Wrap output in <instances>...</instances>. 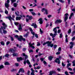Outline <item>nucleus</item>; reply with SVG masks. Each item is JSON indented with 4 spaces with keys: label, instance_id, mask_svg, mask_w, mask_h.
I'll return each instance as SVG.
<instances>
[{
    "label": "nucleus",
    "instance_id": "obj_34",
    "mask_svg": "<svg viewBox=\"0 0 75 75\" xmlns=\"http://www.w3.org/2000/svg\"><path fill=\"white\" fill-rule=\"evenodd\" d=\"M2 25H3V26H4V27H7V25H6V24H5V23H2Z\"/></svg>",
    "mask_w": 75,
    "mask_h": 75
},
{
    "label": "nucleus",
    "instance_id": "obj_39",
    "mask_svg": "<svg viewBox=\"0 0 75 75\" xmlns=\"http://www.w3.org/2000/svg\"><path fill=\"white\" fill-rule=\"evenodd\" d=\"M5 13L6 14H7L8 13V11H7V10H5Z\"/></svg>",
    "mask_w": 75,
    "mask_h": 75
},
{
    "label": "nucleus",
    "instance_id": "obj_37",
    "mask_svg": "<svg viewBox=\"0 0 75 75\" xmlns=\"http://www.w3.org/2000/svg\"><path fill=\"white\" fill-rule=\"evenodd\" d=\"M8 20H9L10 21L12 20V18L11 16H9V17H8Z\"/></svg>",
    "mask_w": 75,
    "mask_h": 75
},
{
    "label": "nucleus",
    "instance_id": "obj_62",
    "mask_svg": "<svg viewBox=\"0 0 75 75\" xmlns=\"http://www.w3.org/2000/svg\"><path fill=\"white\" fill-rule=\"evenodd\" d=\"M68 69H69V71H71L72 70V68H70V67H69L68 68Z\"/></svg>",
    "mask_w": 75,
    "mask_h": 75
},
{
    "label": "nucleus",
    "instance_id": "obj_4",
    "mask_svg": "<svg viewBox=\"0 0 75 75\" xmlns=\"http://www.w3.org/2000/svg\"><path fill=\"white\" fill-rule=\"evenodd\" d=\"M23 58H24L23 57V58H22L21 57H17L16 58V60L17 62H20V61H23Z\"/></svg>",
    "mask_w": 75,
    "mask_h": 75
},
{
    "label": "nucleus",
    "instance_id": "obj_21",
    "mask_svg": "<svg viewBox=\"0 0 75 75\" xmlns=\"http://www.w3.org/2000/svg\"><path fill=\"white\" fill-rule=\"evenodd\" d=\"M31 13L33 16H36L37 15V14L35 13V12H34V11L31 12Z\"/></svg>",
    "mask_w": 75,
    "mask_h": 75
},
{
    "label": "nucleus",
    "instance_id": "obj_51",
    "mask_svg": "<svg viewBox=\"0 0 75 75\" xmlns=\"http://www.w3.org/2000/svg\"><path fill=\"white\" fill-rule=\"evenodd\" d=\"M41 68V67H40V66H38L36 68V69H40Z\"/></svg>",
    "mask_w": 75,
    "mask_h": 75
},
{
    "label": "nucleus",
    "instance_id": "obj_12",
    "mask_svg": "<svg viewBox=\"0 0 75 75\" xmlns=\"http://www.w3.org/2000/svg\"><path fill=\"white\" fill-rule=\"evenodd\" d=\"M5 6L6 8H8L9 7V4L8 3H6L5 4Z\"/></svg>",
    "mask_w": 75,
    "mask_h": 75
},
{
    "label": "nucleus",
    "instance_id": "obj_47",
    "mask_svg": "<svg viewBox=\"0 0 75 75\" xmlns=\"http://www.w3.org/2000/svg\"><path fill=\"white\" fill-rule=\"evenodd\" d=\"M62 65L63 67H64L65 65H66V64H64V63L62 62Z\"/></svg>",
    "mask_w": 75,
    "mask_h": 75
},
{
    "label": "nucleus",
    "instance_id": "obj_50",
    "mask_svg": "<svg viewBox=\"0 0 75 75\" xmlns=\"http://www.w3.org/2000/svg\"><path fill=\"white\" fill-rule=\"evenodd\" d=\"M57 45H54V49H55V48H57Z\"/></svg>",
    "mask_w": 75,
    "mask_h": 75
},
{
    "label": "nucleus",
    "instance_id": "obj_53",
    "mask_svg": "<svg viewBox=\"0 0 75 75\" xmlns=\"http://www.w3.org/2000/svg\"><path fill=\"white\" fill-rule=\"evenodd\" d=\"M57 33L58 34H59L61 33V30L59 29L57 31Z\"/></svg>",
    "mask_w": 75,
    "mask_h": 75
},
{
    "label": "nucleus",
    "instance_id": "obj_52",
    "mask_svg": "<svg viewBox=\"0 0 75 75\" xmlns=\"http://www.w3.org/2000/svg\"><path fill=\"white\" fill-rule=\"evenodd\" d=\"M16 0H12V1H11V3H13L14 2H16Z\"/></svg>",
    "mask_w": 75,
    "mask_h": 75
},
{
    "label": "nucleus",
    "instance_id": "obj_63",
    "mask_svg": "<svg viewBox=\"0 0 75 75\" xmlns=\"http://www.w3.org/2000/svg\"><path fill=\"white\" fill-rule=\"evenodd\" d=\"M18 37H19L18 35H15V37L16 38H19Z\"/></svg>",
    "mask_w": 75,
    "mask_h": 75
},
{
    "label": "nucleus",
    "instance_id": "obj_60",
    "mask_svg": "<svg viewBox=\"0 0 75 75\" xmlns=\"http://www.w3.org/2000/svg\"><path fill=\"white\" fill-rule=\"evenodd\" d=\"M58 50L59 51H61V47H59L58 49Z\"/></svg>",
    "mask_w": 75,
    "mask_h": 75
},
{
    "label": "nucleus",
    "instance_id": "obj_16",
    "mask_svg": "<svg viewBox=\"0 0 75 75\" xmlns=\"http://www.w3.org/2000/svg\"><path fill=\"white\" fill-rule=\"evenodd\" d=\"M4 65H10V64L9 63V62H6L4 63Z\"/></svg>",
    "mask_w": 75,
    "mask_h": 75
},
{
    "label": "nucleus",
    "instance_id": "obj_30",
    "mask_svg": "<svg viewBox=\"0 0 75 75\" xmlns=\"http://www.w3.org/2000/svg\"><path fill=\"white\" fill-rule=\"evenodd\" d=\"M26 62L28 64H30V62L29 61V60L28 59H27L26 61Z\"/></svg>",
    "mask_w": 75,
    "mask_h": 75
},
{
    "label": "nucleus",
    "instance_id": "obj_24",
    "mask_svg": "<svg viewBox=\"0 0 75 75\" xmlns=\"http://www.w3.org/2000/svg\"><path fill=\"white\" fill-rule=\"evenodd\" d=\"M13 56L14 57H17V56H18L17 54L14 53L13 54Z\"/></svg>",
    "mask_w": 75,
    "mask_h": 75
},
{
    "label": "nucleus",
    "instance_id": "obj_59",
    "mask_svg": "<svg viewBox=\"0 0 75 75\" xmlns=\"http://www.w3.org/2000/svg\"><path fill=\"white\" fill-rule=\"evenodd\" d=\"M29 29L30 31H31V32H32L33 31V29H32V28H29Z\"/></svg>",
    "mask_w": 75,
    "mask_h": 75
},
{
    "label": "nucleus",
    "instance_id": "obj_28",
    "mask_svg": "<svg viewBox=\"0 0 75 75\" xmlns=\"http://www.w3.org/2000/svg\"><path fill=\"white\" fill-rule=\"evenodd\" d=\"M63 36V35H62V33H60V35H59V38H62V37Z\"/></svg>",
    "mask_w": 75,
    "mask_h": 75
},
{
    "label": "nucleus",
    "instance_id": "obj_40",
    "mask_svg": "<svg viewBox=\"0 0 75 75\" xmlns=\"http://www.w3.org/2000/svg\"><path fill=\"white\" fill-rule=\"evenodd\" d=\"M35 35L36 38H38V35L37 34H35Z\"/></svg>",
    "mask_w": 75,
    "mask_h": 75
},
{
    "label": "nucleus",
    "instance_id": "obj_48",
    "mask_svg": "<svg viewBox=\"0 0 75 75\" xmlns=\"http://www.w3.org/2000/svg\"><path fill=\"white\" fill-rule=\"evenodd\" d=\"M30 71L28 70V72H27V74L28 75H30Z\"/></svg>",
    "mask_w": 75,
    "mask_h": 75
},
{
    "label": "nucleus",
    "instance_id": "obj_56",
    "mask_svg": "<svg viewBox=\"0 0 75 75\" xmlns=\"http://www.w3.org/2000/svg\"><path fill=\"white\" fill-rule=\"evenodd\" d=\"M43 63L45 65L47 64V62H46L45 60H44L43 61Z\"/></svg>",
    "mask_w": 75,
    "mask_h": 75
},
{
    "label": "nucleus",
    "instance_id": "obj_8",
    "mask_svg": "<svg viewBox=\"0 0 75 75\" xmlns=\"http://www.w3.org/2000/svg\"><path fill=\"white\" fill-rule=\"evenodd\" d=\"M22 72L23 73H24L25 71L24 70V69L23 68H21L19 69L18 71V74H20V72Z\"/></svg>",
    "mask_w": 75,
    "mask_h": 75
},
{
    "label": "nucleus",
    "instance_id": "obj_38",
    "mask_svg": "<svg viewBox=\"0 0 75 75\" xmlns=\"http://www.w3.org/2000/svg\"><path fill=\"white\" fill-rule=\"evenodd\" d=\"M70 66H71V64L70 63L68 64L67 65V68H68V67H70Z\"/></svg>",
    "mask_w": 75,
    "mask_h": 75
},
{
    "label": "nucleus",
    "instance_id": "obj_18",
    "mask_svg": "<svg viewBox=\"0 0 75 75\" xmlns=\"http://www.w3.org/2000/svg\"><path fill=\"white\" fill-rule=\"evenodd\" d=\"M31 44V42H29V45L30 47H31L33 48V49H34L35 48V47L34 46H30V45Z\"/></svg>",
    "mask_w": 75,
    "mask_h": 75
},
{
    "label": "nucleus",
    "instance_id": "obj_46",
    "mask_svg": "<svg viewBox=\"0 0 75 75\" xmlns=\"http://www.w3.org/2000/svg\"><path fill=\"white\" fill-rule=\"evenodd\" d=\"M10 43V42L8 41L6 43V45H8Z\"/></svg>",
    "mask_w": 75,
    "mask_h": 75
},
{
    "label": "nucleus",
    "instance_id": "obj_3",
    "mask_svg": "<svg viewBox=\"0 0 75 75\" xmlns=\"http://www.w3.org/2000/svg\"><path fill=\"white\" fill-rule=\"evenodd\" d=\"M13 48L15 50H14V49L13 48H11L10 49H9L10 52H13V53L14 52H16L17 47H14Z\"/></svg>",
    "mask_w": 75,
    "mask_h": 75
},
{
    "label": "nucleus",
    "instance_id": "obj_10",
    "mask_svg": "<svg viewBox=\"0 0 75 75\" xmlns=\"http://www.w3.org/2000/svg\"><path fill=\"white\" fill-rule=\"evenodd\" d=\"M26 17L28 18V19L30 20H31L33 19V16H29V15H27L26 16Z\"/></svg>",
    "mask_w": 75,
    "mask_h": 75
},
{
    "label": "nucleus",
    "instance_id": "obj_55",
    "mask_svg": "<svg viewBox=\"0 0 75 75\" xmlns=\"http://www.w3.org/2000/svg\"><path fill=\"white\" fill-rule=\"evenodd\" d=\"M29 20H30L28 18H26V21L27 23L28 22V21H29Z\"/></svg>",
    "mask_w": 75,
    "mask_h": 75
},
{
    "label": "nucleus",
    "instance_id": "obj_31",
    "mask_svg": "<svg viewBox=\"0 0 75 75\" xmlns=\"http://www.w3.org/2000/svg\"><path fill=\"white\" fill-rule=\"evenodd\" d=\"M75 31H73L71 35L72 37H73L74 35H75Z\"/></svg>",
    "mask_w": 75,
    "mask_h": 75
},
{
    "label": "nucleus",
    "instance_id": "obj_49",
    "mask_svg": "<svg viewBox=\"0 0 75 75\" xmlns=\"http://www.w3.org/2000/svg\"><path fill=\"white\" fill-rule=\"evenodd\" d=\"M10 38L11 39V40L12 41H14V38H13V37H11V36H10Z\"/></svg>",
    "mask_w": 75,
    "mask_h": 75
},
{
    "label": "nucleus",
    "instance_id": "obj_54",
    "mask_svg": "<svg viewBox=\"0 0 75 75\" xmlns=\"http://www.w3.org/2000/svg\"><path fill=\"white\" fill-rule=\"evenodd\" d=\"M5 57H8L9 56V55H8V54H6L5 55Z\"/></svg>",
    "mask_w": 75,
    "mask_h": 75
},
{
    "label": "nucleus",
    "instance_id": "obj_41",
    "mask_svg": "<svg viewBox=\"0 0 75 75\" xmlns=\"http://www.w3.org/2000/svg\"><path fill=\"white\" fill-rule=\"evenodd\" d=\"M16 67H18L19 66V64L18 63H16L15 64Z\"/></svg>",
    "mask_w": 75,
    "mask_h": 75
},
{
    "label": "nucleus",
    "instance_id": "obj_33",
    "mask_svg": "<svg viewBox=\"0 0 75 75\" xmlns=\"http://www.w3.org/2000/svg\"><path fill=\"white\" fill-rule=\"evenodd\" d=\"M18 40L19 41H22V38H18Z\"/></svg>",
    "mask_w": 75,
    "mask_h": 75
},
{
    "label": "nucleus",
    "instance_id": "obj_25",
    "mask_svg": "<svg viewBox=\"0 0 75 75\" xmlns=\"http://www.w3.org/2000/svg\"><path fill=\"white\" fill-rule=\"evenodd\" d=\"M56 35H57V33H54V34L53 35V36L52 37V38H54V37H55L56 36Z\"/></svg>",
    "mask_w": 75,
    "mask_h": 75
},
{
    "label": "nucleus",
    "instance_id": "obj_2",
    "mask_svg": "<svg viewBox=\"0 0 75 75\" xmlns=\"http://www.w3.org/2000/svg\"><path fill=\"white\" fill-rule=\"evenodd\" d=\"M69 15L68 14V13H67L65 14L64 15V16H65L64 19V22H66V21H67V20H68V16H69Z\"/></svg>",
    "mask_w": 75,
    "mask_h": 75
},
{
    "label": "nucleus",
    "instance_id": "obj_36",
    "mask_svg": "<svg viewBox=\"0 0 75 75\" xmlns=\"http://www.w3.org/2000/svg\"><path fill=\"white\" fill-rule=\"evenodd\" d=\"M68 33L69 34H70V33H71V29H69Z\"/></svg>",
    "mask_w": 75,
    "mask_h": 75
},
{
    "label": "nucleus",
    "instance_id": "obj_57",
    "mask_svg": "<svg viewBox=\"0 0 75 75\" xmlns=\"http://www.w3.org/2000/svg\"><path fill=\"white\" fill-rule=\"evenodd\" d=\"M39 23L40 24H42L43 23V22H42V21H39Z\"/></svg>",
    "mask_w": 75,
    "mask_h": 75
},
{
    "label": "nucleus",
    "instance_id": "obj_61",
    "mask_svg": "<svg viewBox=\"0 0 75 75\" xmlns=\"http://www.w3.org/2000/svg\"><path fill=\"white\" fill-rule=\"evenodd\" d=\"M39 50V48H38L36 50V52H37V53L38 52Z\"/></svg>",
    "mask_w": 75,
    "mask_h": 75
},
{
    "label": "nucleus",
    "instance_id": "obj_45",
    "mask_svg": "<svg viewBox=\"0 0 75 75\" xmlns=\"http://www.w3.org/2000/svg\"><path fill=\"white\" fill-rule=\"evenodd\" d=\"M31 34H32L33 35H35V32L32 31V32H31Z\"/></svg>",
    "mask_w": 75,
    "mask_h": 75
},
{
    "label": "nucleus",
    "instance_id": "obj_58",
    "mask_svg": "<svg viewBox=\"0 0 75 75\" xmlns=\"http://www.w3.org/2000/svg\"><path fill=\"white\" fill-rule=\"evenodd\" d=\"M75 40V36L74 37H73L72 39V41H74Z\"/></svg>",
    "mask_w": 75,
    "mask_h": 75
},
{
    "label": "nucleus",
    "instance_id": "obj_26",
    "mask_svg": "<svg viewBox=\"0 0 75 75\" xmlns=\"http://www.w3.org/2000/svg\"><path fill=\"white\" fill-rule=\"evenodd\" d=\"M73 64V67H75V60H74L72 62Z\"/></svg>",
    "mask_w": 75,
    "mask_h": 75
},
{
    "label": "nucleus",
    "instance_id": "obj_27",
    "mask_svg": "<svg viewBox=\"0 0 75 75\" xmlns=\"http://www.w3.org/2000/svg\"><path fill=\"white\" fill-rule=\"evenodd\" d=\"M13 6L14 7H16L17 6V4H16V3H14L13 4Z\"/></svg>",
    "mask_w": 75,
    "mask_h": 75
},
{
    "label": "nucleus",
    "instance_id": "obj_19",
    "mask_svg": "<svg viewBox=\"0 0 75 75\" xmlns=\"http://www.w3.org/2000/svg\"><path fill=\"white\" fill-rule=\"evenodd\" d=\"M49 41H47L46 42H44L43 44V45H44H44H46V44H49Z\"/></svg>",
    "mask_w": 75,
    "mask_h": 75
},
{
    "label": "nucleus",
    "instance_id": "obj_14",
    "mask_svg": "<svg viewBox=\"0 0 75 75\" xmlns=\"http://www.w3.org/2000/svg\"><path fill=\"white\" fill-rule=\"evenodd\" d=\"M53 57L52 56H50L48 57V59L49 61H52V58H53Z\"/></svg>",
    "mask_w": 75,
    "mask_h": 75
},
{
    "label": "nucleus",
    "instance_id": "obj_20",
    "mask_svg": "<svg viewBox=\"0 0 75 75\" xmlns=\"http://www.w3.org/2000/svg\"><path fill=\"white\" fill-rule=\"evenodd\" d=\"M17 12H15V14H16V16H19V13H20L18 11H17Z\"/></svg>",
    "mask_w": 75,
    "mask_h": 75
},
{
    "label": "nucleus",
    "instance_id": "obj_6",
    "mask_svg": "<svg viewBox=\"0 0 75 75\" xmlns=\"http://www.w3.org/2000/svg\"><path fill=\"white\" fill-rule=\"evenodd\" d=\"M52 74H56V71H51L50 74L48 75H52Z\"/></svg>",
    "mask_w": 75,
    "mask_h": 75
},
{
    "label": "nucleus",
    "instance_id": "obj_23",
    "mask_svg": "<svg viewBox=\"0 0 75 75\" xmlns=\"http://www.w3.org/2000/svg\"><path fill=\"white\" fill-rule=\"evenodd\" d=\"M0 44L1 45H4V42L3 41H1L0 42Z\"/></svg>",
    "mask_w": 75,
    "mask_h": 75
},
{
    "label": "nucleus",
    "instance_id": "obj_44",
    "mask_svg": "<svg viewBox=\"0 0 75 75\" xmlns=\"http://www.w3.org/2000/svg\"><path fill=\"white\" fill-rule=\"evenodd\" d=\"M34 28H37V24H36V23H35V25L34 26Z\"/></svg>",
    "mask_w": 75,
    "mask_h": 75
},
{
    "label": "nucleus",
    "instance_id": "obj_9",
    "mask_svg": "<svg viewBox=\"0 0 75 75\" xmlns=\"http://www.w3.org/2000/svg\"><path fill=\"white\" fill-rule=\"evenodd\" d=\"M62 22V20L60 19L58 20L57 19L55 21L54 23L55 24H57V23H61Z\"/></svg>",
    "mask_w": 75,
    "mask_h": 75
},
{
    "label": "nucleus",
    "instance_id": "obj_22",
    "mask_svg": "<svg viewBox=\"0 0 75 75\" xmlns=\"http://www.w3.org/2000/svg\"><path fill=\"white\" fill-rule=\"evenodd\" d=\"M4 66L3 64H1V65H0V70L1 69H3L4 68Z\"/></svg>",
    "mask_w": 75,
    "mask_h": 75
},
{
    "label": "nucleus",
    "instance_id": "obj_7",
    "mask_svg": "<svg viewBox=\"0 0 75 75\" xmlns=\"http://www.w3.org/2000/svg\"><path fill=\"white\" fill-rule=\"evenodd\" d=\"M6 27H7L5 26H1V28H0V33H2V30H5L6 28Z\"/></svg>",
    "mask_w": 75,
    "mask_h": 75
},
{
    "label": "nucleus",
    "instance_id": "obj_15",
    "mask_svg": "<svg viewBox=\"0 0 75 75\" xmlns=\"http://www.w3.org/2000/svg\"><path fill=\"white\" fill-rule=\"evenodd\" d=\"M57 27H56L53 29V31L54 32V33H57Z\"/></svg>",
    "mask_w": 75,
    "mask_h": 75
},
{
    "label": "nucleus",
    "instance_id": "obj_13",
    "mask_svg": "<svg viewBox=\"0 0 75 75\" xmlns=\"http://www.w3.org/2000/svg\"><path fill=\"white\" fill-rule=\"evenodd\" d=\"M42 10L43 11H45L46 14L47 15L48 14V11L47 10V9H45V8H43L42 9Z\"/></svg>",
    "mask_w": 75,
    "mask_h": 75
},
{
    "label": "nucleus",
    "instance_id": "obj_1",
    "mask_svg": "<svg viewBox=\"0 0 75 75\" xmlns=\"http://www.w3.org/2000/svg\"><path fill=\"white\" fill-rule=\"evenodd\" d=\"M62 58L61 56H59V58H57L56 59L54 60L55 62L58 63V64H60V60L59 59Z\"/></svg>",
    "mask_w": 75,
    "mask_h": 75
},
{
    "label": "nucleus",
    "instance_id": "obj_11",
    "mask_svg": "<svg viewBox=\"0 0 75 75\" xmlns=\"http://www.w3.org/2000/svg\"><path fill=\"white\" fill-rule=\"evenodd\" d=\"M19 28H18V30H19V31H21L23 29L22 28V26H21V24H19Z\"/></svg>",
    "mask_w": 75,
    "mask_h": 75
},
{
    "label": "nucleus",
    "instance_id": "obj_17",
    "mask_svg": "<svg viewBox=\"0 0 75 75\" xmlns=\"http://www.w3.org/2000/svg\"><path fill=\"white\" fill-rule=\"evenodd\" d=\"M21 19V18L20 17H17L16 18V20H20Z\"/></svg>",
    "mask_w": 75,
    "mask_h": 75
},
{
    "label": "nucleus",
    "instance_id": "obj_35",
    "mask_svg": "<svg viewBox=\"0 0 75 75\" xmlns=\"http://www.w3.org/2000/svg\"><path fill=\"white\" fill-rule=\"evenodd\" d=\"M70 44L71 45V46H74V43L72 42H70Z\"/></svg>",
    "mask_w": 75,
    "mask_h": 75
},
{
    "label": "nucleus",
    "instance_id": "obj_32",
    "mask_svg": "<svg viewBox=\"0 0 75 75\" xmlns=\"http://www.w3.org/2000/svg\"><path fill=\"white\" fill-rule=\"evenodd\" d=\"M17 69H13L12 70H11V72H13L14 71H16Z\"/></svg>",
    "mask_w": 75,
    "mask_h": 75
},
{
    "label": "nucleus",
    "instance_id": "obj_64",
    "mask_svg": "<svg viewBox=\"0 0 75 75\" xmlns=\"http://www.w3.org/2000/svg\"><path fill=\"white\" fill-rule=\"evenodd\" d=\"M30 75H35V74H34V73L31 72L30 74Z\"/></svg>",
    "mask_w": 75,
    "mask_h": 75
},
{
    "label": "nucleus",
    "instance_id": "obj_42",
    "mask_svg": "<svg viewBox=\"0 0 75 75\" xmlns=\"http://www.w3.org/2000/svg\"><path fill=\"white\" fill-rule=\"evenodd\" d=\"M35 25V23H33L32 24V25H31V26H32V27H34V26Z\"/></svg>",
    "mask_w": 75,
    "mask_h": 75
},
{
    "label": "nucleus",
    "instance_id": "obj_29",
    "mask_svg": "<svg viewBox=\"0 0 75 75\" xmlns=\"http://www.w3.org/2000/svg\"><path fill=\"white\" fill-rule=\"evenodd\" d=\"M3 33L5 34H7V31H6V30L3 29Z\"/></svg>",
    "mask_w": 75,
    "mask_h": 75
},
{
    "label": "nucleus",
    "instance_id": "obj_5",
    "mask_svg": "<svg viewBox=\"0 0 75 75\" xmlns=\"http://www.w3.org/2000/svg\"><path fill=\"white\" fill-rule=\"evenodd\" d=\"M52 42H49V44H47V46L48 47H50L51 48H52L54 47V44H51Z\"/></svg>",
    "mask_w": 75,
    "mask_h": 75
},
{
    "label": "nucleus",
    "instance_id": "obj_43",
    "mask_svg": "<svg viewBox=\"0 0 75 75\" xmlns=\"http://www.w3.org/2000/svg\"><path fill=\"white\" fill-rule=\"evenodd\" d=\"M37 46H40V45H41V44H40V43L39 42H37Z\"/></svg>",
    "mask_w": 75,
    "mask_h": 75
}]
</instances>
